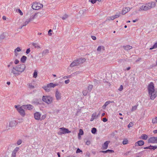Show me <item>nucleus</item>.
<instances>
[{
	"instance_id": "obj_6",
	"label": "nucleus",
	"mask_w": 157,
	"mask_h": 157,
	"mask_svg": "<svg viewBox=\"0 0 157 157\" xmlns=\"http://www.w3.org/2000/svg\"><path fill=\"white\" fill-rule=\"evenodd\" d=\"M150 10L149 6L148 3L145 4L140 6L139 9V11H146Z\"/></svg>"
},
{
	"instance_id": "obj_3",
	"label": "nucleus",
	"mask_w": 157,
	"mask_h": 157,
	"mask_svg": "<svg viewBox=\"0 0 157 157\" xmlns=\"http://www.w3.org/2000/svg\"><path fill=\"white\" fill-rule=\"evenodd\" d=\"M14 107L16 108L17 111L22 116H24L25 115V111L24 110L25 108L23 105L20 106L19 105H15Z\"/></svg>"
},
{
	"instance_id": "obj_48",
	"label": "nucleus",
	"mask_w": 157,
	"mask_h": 157,
	"mask_svg": "<svg viewBox=\"0 0 157 157\" xmlns=\"http://www.w3.org/2000/svg\"><path fill=\"white\" fill-rule=\"evenodd\" d=\"M97 0H90L89 1L90 2H91L92 4L95 3Z\"/></svg>"
},
{
	"instance_id": "obj_39",
	"label": "nucleus",
	"mask_w": 157,
	"mask_h": 157,
	"mask_svg": "<svg viewBox=\"0 0 157 157\" xmlns=\"http://www.w3.org/2000/svg\"><path fill=\"white\" fill-rule=\"evenodd\" d=\"M97 131L96 129L95 128H92L91 130V132L93 134H95L96 133Z\"/></svg>"
},
{
	"instance_id": "obj_64",
	"label": "nucleus",
	"mask_w": 157,
	"mask_h": 157,
	"mask_svg": "<svg viewBox=\"0 0 157 157\" xmlns=\"http://www.w3.org/2000/svg\"><path fill=\"white\" fill-rule=\"evenodd\" d=\"M18 11H19V12L20 13V14L21 15H23V13L22 12V11H21V10H20V9H19L18 10Z\"/></svg>"
},
{
	"instance_id": "obj_29",
	"label": "nucleus",
	"mask_w": 157,
	"mask_h": 157,
	"mask_svg": "<svg viewBox=\"0 0 157 157\" xmlns=\"http://www.w3.org/2000/svg\"><path fill=\"white\" fill-rule=\"evenodd\" d=\"M19 147H16L14 150L12 151V153H13L14 154H16L17 152L18 151L19 149Z\"/></svg>"
},
{
	"instance_id": "obj_35",
	"label": "nucleus",
	"mask_w": 157,
	"mask_h": 157,
	"mask_svg": "<svg viewBox=\"0 0 157 157\" xmlns=\"http://www.w3.org/2000/svg\"><path fill=\"white\" fill-rule=\"evenodd\" d=\"M152 121L153 124L157 123V117L153 119Z\"/></svg>"
},
{
	"instance_id": "obj_4",
	"label": "nucleus",
	"mask_w": 157,
	"mask_h": 157,
	"mask_svg": "<svg viewBox=\"0 0 157 157\" xmlns=\"http://www.w3.org/2000/svg\"><path fill=\"white\" fill-rule=\"evenodd\" d=\"M59 130L57 132L59 135H62V134L70 133L71 132L67 128L64 127L60 128H59Z\"/></svg>"
},
{
	"instance_id": "obj_60",
	"label": "nucleus",
	"mask_w": 157,
	"mask_h": 157,
	"mask_svg": "<svg viewBox=\"0 0 157 157\" xmlns=\"http://www.w3.org/2000/svg\"><path fill=\"white\" fill-rule=\"evenodd\" d=\"M16 154L12 153L11 157H16Z\"/></svg>"
},
{
	"instance_id": "obj_59",
	"label": "nucleus",
	"mask_w": 157,
	"mask_h": 157,
	"mask_svg": "<svg viewBox=\"0 0 157 157\" xmlns=\"http://www.w3.org/2000/svg\"><path fill=\"white\" fill-rule=\"evenodd\" d=\"M70 82V80L69 79H67L65 81V83L66 84H68Z\"/></svg>"
},
{
	"instance_id": "obj_22",
	"label": "nucleus",
	"mask_w": 157,
	"mask_h": 157,
	"mask_svg": "<svg viewBox=\"0 0 157 157\" xmlns=\"http://www.w3.org/2000/svg\"><path fill=\"white\" fill-rule=\"evenodd\" d=\"M112 101H106L104 105L103 106V109H105L107 105H108L110 103H112Z\"/></svg>"
},
{
	"instance_id": "obj_57",
	"label": "nucleus",
	"mask_w": 157,
	"mask_h": 157,
	"mask_svg": "<svg viewBox=\"0 0 157 157\" xmlns=\"http://www.w3.org/2000/svg\"><path fill=\"white\" fill-rule=\"evenodd\" d=\"M107 119L106 118H103L102 119V121L104 122H106L107 121Z\"/></svg>"
},
{
	"instance_id": "obj_51",
	"label": "nucleus",
	"mask_w": 157,
	"mask_h": 157,
	"mask_svg": "<svg viewBox=\"0 0 157 157\" xmlns=\"http://www.w3.org/2000/svg\"><path fill=\"white\" fill-rule=\"evenodd\" d=\"M123 89V87L122 85H121L120 87L118 88V90L121 91H122Z\"/></svg>"
},
{
	"instance_id": "obj_34",
	"label": "nucleus",
	"mask_w": 157,
	"mask_h": 157,
	"mask_svg": "<svg viewBox=\"0 0 157 157\" xmlns=\"http://www.w3.org/2000/svg\"><path fill=\"white\" fill-rule=\"evenodd\" d=\"M137 105H135V106H133L132 107V109H131V111L132 112H133V111L136 110L137 109Z\"/></svg>"
},
{
	"instance_id": "obj_62",
	"label": "nucleus",
	"mask_w": 157,
	"mask_h": 157,
	"mask_svg": "<svg viewBox=\"0 0 157 157\" xmlns=\"http://www.w3.org/2000/svg\"><path fill=\"white\" fill-rule=\"evenodd\" d=\"M90 144V141L88 140L86 142V144L89 145Z\"/></svg>"
},
{
	"instance_id": "obj_23",
	"label": "nucleus",
	"mask_w": 157,
	"mask_h": 157,
	"mask_svg": "<svg viewBox=\"0 0 157 157\" xmlns=\"http://www.w3.org/2000/svg\"><path fill=\"white\" fill-rule=\"evenodd\" d=\"M44 89L46 92H48L50 90V88L49 87L48 85H47V86H44L43 87Z\"/></svg>"
},
{
	"instance_id": "obj_31",
	"label": "nucleus",
	"mask_w": 157,
	"mask_h": 157,
	"mask_svg": "<svg viewBox=\"0 0 157 157\" xmlns=\"http://www.w3.org/2000/svg\"><path fill=\"white\" fill-rule=\"evenodd\" d=\"M30 21V19H28L26 20L25 21V22L24 23L23 25V26H25L27 25L29 23Z\"/></svg>"
},
{
	"instance_id": "obj_26",
	"label": "nucleus",
	"mask_w": 157,
	"mask_h": 157,
	"mask_svg": "<svg viewBox=\"0 0 157 157\" xmlns=\"http://www.w3.org/2000/svg\"><path fill=\"white\" fill-rule=\"evenodd\" d=\"M49 50L48 49H45L42 52V55L43 56H45L49 53Z\"/></svg>"
},
{
	"instance_id": "obj_49",
	"label": "nucleus",
	"mask_w": 157,
	"mask_h": 157,
	"mask_svg": "<svg viewBox=\"0 0 157 157\" xmlns=\"http://www.w3.org/2000/svg\"><path fill=\"white\" fill-rule=\"evenodd\" d=\"M22 143V140H18L17 142V144L19 145L21 144Z\"/></svg>"
},
{
	"instance_id": "obj_20",
	"label": "nucleus",
	"mask_w": 157,
	"mask_h": 157,
	"mask_svg": "<svg viewBox=\"0 0 157 157\" xmlns=\"http://www.w3.org/2000/svg\"><path fill=\"white\" fill-rule=\"evenodd\" d=\"M50 88H54L56 86H58V84H54L52 83H51L48 84Z\"/></svg>"
},
{
	"instance_id": "obj_14",
	"label": "nucleus",
	"mask_w": 157,
	"mask_h": 157,
	"mask_svg": "<svg viewBox=\"0 0 157 157\" xmlns=\"http://www.w3.org/2000/svg\"><path fill=\"white\" fill-rule=\"evenodd\" d=\"M150 9L154 7L156 5V3L154 2H151L148 3Z\"/></svg>"
},
{
	"instance_id": "obj_27",
	"label": "nucleus",
	"mask_w": 157,
	"mask_h": 157,
	"mask_svg": "<svg viewBox=\"0 0 157 157\" xmlns=\"http://www.w3.org/2000/svg\"><path fill=\"white\" fill-rule=\"evenodd\" d=\"M27 59V57L25 56H23L21 58V60L22 63H24Z\"/></svg>"
},
{
	"instance_id": "obj_15",
	"label": "nucleus",
	"mask_w": 157,
	"mask_h": 157,
	"mask_svg": "<svg viewBox=\"0 0 157 157\" xmlns=\"http://www.w3.org/2000/svg\"><path fill=\"white\" fill-rule=\"evenodd\" d=\"M86 59L84 58H80L76 60L78 64L83 63L85 61Z\"/></svg>"
},
{
	"instance_id": "obj_21",
	"label": "nucleus",
	"mask_w": 157,
	"mask_h": 157,
	"mask_svg": "<svg viewBox=\"0 0 157 157\" xmlns=\"http://www.w3.org/2000/svg\"><path fill=\"white\" fill-rule=\"evenodd\" d=\"M78 64L77 63V61L76 60H75L71 64L70 67H73L75 66H77Z\"/></svg>"
},
{
	"instance_id": "obj_17",
	"label": "nucleus",
	"mask_w": 157,
	"mask_h": 157,
	"mask_svg": "<svg viewBox=\"0 0 157 157\" xmlns=\"http://www.w3.org/2000/svg\"><path fill=\"white\" fill-rule=\"evenodd\" d=\"M123 48L125 50H128L132 48V47L129 45H127L123 46Z\"/></svg>"
},
{
	"instance_id": "obj_52",
	"label": "nucleus",
	"mask_w": 157,
	"mask_h": 157,
	"mask_svg": "<svg viewBox=\"0 0 157 157\" xmlns=\"http://www.w3.org/2000/svg\"><path fill=\"white\" fill-rule=\"evenodd\" d=\"M30 52V48L27 49L26 51V53L27 54H28Z\"/></svg>"
},
{
	"instance_id": "obj_54",
	"label": "nucleus",
	"mask_w": 157,
	"mask_h": 157,
	"mask_svg": "<svg viewBox=\"0 0 157 157\" xmlns=\"http://www.w3.org/2000/svg\"><path fill=\"white\" fill-rule=\"evenodd\" d=\"M19 62V60L17 59H16L14 62V63H15V64H17Z\"/></svg>"
},
{
	"instance_id": "obj_61",
	"label": "nucleus",
	"mask_w": 157,
	"mask_h": 157,
	"mask_svg": "<svg viewBox=\"0 0 157 157\" xmlns=\"http://www.w3.org/2000/svg\"><path fill=\"white\" fill-rule=\"evenodd\" d=\"M91 38L94 40H95L96 39V37L94 36H91Z\"/></svg>"
},
{
	"instance_id": "obj_42",
	"label": "nucleus",
	"mask_w": 157,
	"mask_h": 157,
	"mask_svg": "<svg viewBox=\"0 0 157 157\" xmlns=\"http://www.w3.org/2000/svg\"><path fill=\"white\" fill-rule=\"evenodd\" d=\"M21 51V49L20 48L18 47L16 48L14 50V52H19Z\"/></svg>"
},
{
	"instance_id": "obj_12",
	"label": "nucleus",
	"mask_w": 157,
	"mask_h": 157,
	"mask_svg": "<svg viewBox=\"0 0 157 157\" xmlns=\"http://www.w3.org/2000/svg\"><path fill=\"white\" fill-rule=\"evenodd\" d=\"M110 143V141H106L102 145V148L103 149H106L108 146V145Z\"/></svg>"
},
{
	"instance_id": "obj_18",
	"label": "nucleus",
	"mask_w": 157,
	"mask_h": 157,
	"mask_svg": "<svg viewBox=\"0 0 157 157\" xmlns=\"http://www.w3.org/2000/svg\"><path fill=\"white\" fill-rule=\"evenodd\" d=\"M97 51L101 52L102 51L105 50V48L104 46H100L98 47L97 49Z\"/></svg>"
},
{
	"instance_id": "obj_1",
	"label": "nucleus",
	"mask_w": 157,
	"mask_h": 157,
	"mask_svg": "<svg viewBox=\"0 0 157 157\" xmlns=\"http://www.w3.org/2000/svg\"><path fill=\"white\" fill-rule=\"evenodd\" d=\"M148 89L150 99H154L157 96V89L154 88V84L153 82L150 83L148 86Z\"/></svg>"
},
{
	"instance_id": "obj_56",
	"label": "nucleus",
	"mask_w": 157,
	"mask_h": 157,
	"mask_svg": "<svg viewBox=\"0 0 157 157\" xmlns=\"http://www.w3.org/2000/svg\"><path fill=\"white\" fill-rule=\"evenodd\" d=\"M52 31V29H49L48 32V34L49 36H51L52 35V33H51Z\"/></svg>"
},
{
	"instance_id": "obj_55",
	"label": "nucleus",
	"mask_w": 157,
	"mask_h": 157,
	"mask_svg": "<svg viewBox=\"0 0 157 157\" xmlns=\"http://www.w3.org/2000/svg\"><path fill=\"white\" fill-rule=\"evenodd\" d=\"M82 151L79 148H78L76 151V153H80Z\"/></svg>"
},
{
	"instance_id": "obj_37",
	"label": "nucleus",
	"mask_w": 157,
	"mask_h": 157,
	"mask_svg": "<svg viewBox=\"0 0 157 157\" xmlns=\"http://www.w3.org/2000/svg\"><path fill=\"white\" fill-rule=\"evenodd\" d=\"M37 76V72L36 71H35L33 74V77L36 78Z\"/></svg>"
},
{
	"instance_id": "obj_16",
	"label": "nucleus",
	"mask_w": 157,
	"mask_h": 157,
	"mask_svg": "<svg viewBox=\"0 0 157 157\" xmlns=\"http://www.w3.org/2000/svg\"><path fill=\"white\" fill-rule=\"evenodd\" d=\"M17 124L16 122L15 121H12L10 122L9 125L10 127H13Z\"/></svg>"
},
{
	"instance_id": "obj_10",
	"label": "nucleus",
	"mask_w": 157,
	"mask_h": 157,
	"mask_svg": "<svg viewBox=\"0 0 157 157\" xmlns=\"http://www.w3.org/2000/svg\"><path fill=\"white\" fill-rule=\"evenodd\" d=\"M156 137H152L150 138L148 140L149 143H156Z\"/></svg>"
},
{
	"instance_id": "obj_28",
	"label": "nucleus",
	"mask_w": 157,
	"mask_h": 157,
	"mask_svg": "<svg viewBox=\"0 0 157 157\" xmlns=\"http://www.w3.org/2000/svg\"><path fill=\"white\" fill-rule=\"evenodd\" d=\"M148 136L146 134H143L142 135L141 138L142 139L146 140L147 139Z\"/></svg>"
},
{
	"instance_id": "obj_2",
	"label": "nucleus",
	"mask_w": 157,
	"mask_h": 157,
	"mask_svg": "<svg viewBox=\"0 0 157 157\" xmlns=\"http://www.w3.org/2000/svg\"><path fill=\"white\" fill-rule=\"evenodd\" d=\"M25 68L24 64H20L15 67H13L11 71V73L14 75H19L20 72H23Z\"/></svg>"
},
{
	"instance_id": "obj_30",
	"label": "nucleus",
	"mask_w": 157,
	"mask_h": 157,
	"mask_svg": "<svg viewBox=\"0 0 157 157\" xmlns=\"http://www.w3.org/2000/svg\"><path fill=\"white\" fill-rule=\"evenodd\" d=\"M6 33H3L1 34L0 36V39H4L6 37Z\"/></svg>"
},
{
	"instance_id": "obj_58",
	"label": "nucleus",
	"mask_w": 157,
	"mask_h": 157,
	"mask_svg": "<svg viewBox=\"0 0 157 157\" xmlns=\"http://www.w3.org/2000/svg\"><path fill=\"white\" fill-rule=\"evenodd\" d=\"M95 117V116H94L93 114L92 116V118L90 120L91 121H93V120L94 119V117Z\"/></svg>"
},
{
	"instance_id": "obj_43",
	"label": "nucleus",
	"mask_w": 157,
	"mask_h": 157,
	"mask_svg": "<svg viewBox=\"0 0 157 157\" xmlns=\"http://www.w3.org/2000/svg\"><path fill=\"white\" fill-rule=\"evenodd\" d=\"M150 149H153V150H155L157 148V146H151L150 145Z\"/></svg>"
},
{
	"instance_id": "obj_33",
	"label": "nucleus",
	"mask_w": 157,
	"mask_h": 157,
	"mask_svg": "<svg viewBox=\"0 0 157 157\" xmlns=\"http://www.w3.org/2000/svg\"><path fill=\"white\" fill-rule=\"evenodd\" d=\"M157 48V42L155 43L154 45L153 46L151 47L150 49V50H151L153 49L156 48Z\"/></svg>"
},
{
	"instance_id": "obj_32",
	"label": "nucleus",
	"mask_w": 157,
	"mask_h": 157,
	"mask_svg": "<svg viewBox=\"0 0 157 157\" xmlns=\"http://www.w3.org/2000/svg\"><path fill=\"white\" fill-rule=\"evenodd\" d=\"M121 13L120 12H117L116 14L114 16V17L115 18L118 17L120 16Z\"/></svg>"
},
{
	"instance_id": "obj_25",
	"label": "nucleus",
	"mask_w": 157,
	"mask_h": 157,
	"mask_svg": "<svg viewBox=\"0 0 157 157\" xmlns=\"http://www.w3.org/2000/svg\"><path fill=\"white\" fill-rule=\"evenodd\" d=\"M115 19V18L114 17V16H112L110 17H107L106 20V21H107L108 20L110 21V20H112Z\"/></svg>"
},
{
	"instance_id": "obj_24",
	"label": "nucleus",
	"mask_w": 157,
	"mask_h": 157,
	"mask_svg": "<svg viewBox=\"0 0 157 157\" xmlns=\"http://www.w3.org/2000/svg\"><path fill=\"white\" fill-rule=\"evenodd\" d=\"M136 144H137L139 146H142L144 144V142L143 141L141 140L137 141Z\"/></svg>"
},
{
	"instance_id": "obj_9",
	"label": "nucleus",
	"mask_w": 157,
	"mask_h": 157,
	"mask_svg": "<svg viewBox=\"0 0 157 157\" xmlns=\"http://www.w3.org/2000/svg\"><path fill=\"white\" fill-rule=\"evenodd\" d=\"M41 116V114L38 112H36L34 114V117L36 120H40Z\"/></svg>"
},
{
	"instance_id": "obj_53",
	"label": "nucleus",
	"mask_w": 157,
	"mask_h": 157,
	"mask_svg": "<svg viewBox=\"0 0 157 157\" xmlns=\"http://www.w3.org/2000/svg\"><path fill=\"white\" fill-rule=\"evenodd\" d=\"M80 73H81L80 71H76V72H75V73H73V74L75 75H76L79 74Z\"/></svg>"
},
{
	"instance_id": "obj_63",
	"label": "nucleus",
	"mask_w": 157,
	"mask_h": 157,
	"mask_svg": "<svg viewBox=\"0 0 157 157\" xmlns=\"http://www.w3.org/2000/svg\"><path fill=\"white\" fill-rule=\"evenodd\" d=\"M100 152H102L103 153H107V150L105 151H100Z\"/></svg>"
},
{
	"instance_id": "obj_8",
	"label": "nucleus",
	"mask_w": 157,
	"mask_h": 157,
	"mask_svg": "<svg viewBox=\"0 0 157 157\" xmlns=\"http://www.w3.org/2000/svg\"><path fill=\"white\" fill-rule=\"evenodd\" d=\"M132 8H130L128 7H126L123 8L121 13L123 15L125 14L126 13L129 11Z\"/></svg>"
},
{
	"instance_id": "obj_41",
	"label": "nucleus",
	"mask_w": 157,
	"mask_h": 157,
	"mask_svg": "<svg viewBox=\"0 0 157 157\" xmlns=\"http://www.w3.org/2000/svg\"><path fill=\"white\" fill-rule=\"evenodd\" d=\"M128 141L127 139H125L123 141V144L124 145H125L128 144Z\"/></svg>"
},
{
	"instance_id": "obj_40",
	"label": "nucleus",
	"mask_w": 157,
	"mask_h": 157,
	"mask_svg": "<svg viewBox=\"0 0 157 157\" xmlns=\"http://www.w3.org/2000/svg\"><path fill=\"white\" fill-rule=\"evenodd\" d=\"M93 88V85H89L88 86V89L89 91H90Z\"/></svg>"
},
{
	"instance_id": "obj_46",
	"label": "nucleus",
	"mask_w": 157,
	"mask_h": 157,
	"mask_svg": "<svg viewBox=\"0 0 157 157\" xmlns=\"http://www.w3.org/2000/svg\"><path fill=\"white\" fill-rule=\"evenodd\" d=\"M82 93L84 95L86 96L88 92L86 90H84L83 91Z\"/></svg>"
},
{
	"instance_id": "obj_36",
	"label": "nucleus",
	"mask_w": 157,
	"mask_h": 157,
	"mask_svg": "<svg viewBox=\"0 0 157 157\" xmlns=\"http://www.w3.org/2000/svg\"><path fill=\"white\" fill-rule=\"evenodd\" d=\"M68 17V15H67L66 14H64L62 17V19L64 20H65Z\"/></svg>"
},
{
	"instance_id": "obj_19",
	"label": "nucleus",
	"mask_w": 157,
	"mask_h": 157,
	"mask_svg": "<svg viewBox=\"0 0 157 157\" xmlns=\"http://www.w3.org/2000/svg\"><path fill=\"white\" fill-rule=\"evenodd\" d=\"M32 44L36 48H37V49L41 48V47H40V46L37 43H32Z\"/></svg>"
},
{
	"instance_id": "obj_47",
	"label": "nucleus",
	"mask_w": 157,
	"mask_h": 157,
	"mask_svg": "<svg viewBox=\"0 0 157 157\" xmlns=\"http://www.w3.org/2000/svg\"><path fill=\"white\" fill-rule=\"evenodd\" d=\"M107 152H109L110 153H113L114 151L113 150L108 149L107 150Z\"/></svg>"
},
{
	"instance_id": "obj_44",
	"label": "nucleus",
	"mask_w": 157,
	"mask_h": 157,
	"mask_svg": "<svg viewBox=\"0 0 157 157\" xmlns=\"http://www.w3.org/2000/svg\"><path fill=\"white\" fill-rule=\"evenodd\" d=\"M29 87L30 88L32 89L34 88V86L32 83H30L29 84Z\"/></svg>"
},
{
	"instance_id": "obj_5",
	"label": "nucleus",
	"mask_w": 157,
	"mask_h": 157,
	"mask_svg": "<svg viewBox=\"0 0 157 157\" xmlns=\"http://www.w3.org/2000/svg\"><path fill=\"white\" fill-rule=\"evenodd\" d=\"M42 100L48 104H51L52 102L53 98L50 96H43L42 97Z\"/></svg>"
},
{
	"instance_id": "obj_45",
	"label": "nucleus",
	"mask_w": 157,
	"mask_h": 157,
	"mask_svg": "<svg viewBox=\"0 0 157 157\" xmlns=\"http://www.w3.org/2000/svg\"><path fill=\"white\" fill-rule=\"evenodd\" d=\"M133 124L132 122H130L128 124V128H130V127H132L133 125Z\"/></svg>"
},
{
	"instance_id": "obj_50",
	"label": "nucleus",
	"mask_w": 157,
	"mask_h": 157,
	"mask_svg": "<svg viewBox=\"0 0 157 157\" xmlns=\"http://www.w3.org/2000/svg\"><path fill=\"white\" fill-rule=\"evenodd\" d=\"M46 115H44L42 116L41 117V118H40V120H44L46 117Z\"/></svg>"
},
{
	"instance_id": "obj_38",
	"label": "nucleus",
	"mask_w": 157,
	"mask_h": 157,
	"mask_svg": "<svg viewBox=\"0 0 157 157\" xmlns=\"http://www.w3.org/2000/svg\"><path fill=\"white\" fill-rule=\"evenodd\" d=\"M83 134V130L81 129H80L79 130V132L78 134V136H79L80 135H82Z\"/></svg>"
},
{
	"instance_id": "obj_11",
	"label": "nucleus",
	"mask_w": 157,
	"mask_h": 157,
	"mask_svg": "<svg viewBox=\"0 0 157 157\" xmlns=\"http://www.w3.org/2000/svg\"><path fill=\"white\" fill-rule=\"evenodd\" d=\"M55 96L56 99L57 100H59L61 99V94L58 90L56 91Z\"/></svg>"
},
{
	"instance_id": "obj_7",
	"label": "nucleus",
	"mask_w": 157,
	"mask_h": 157,
	"mask_svg": "<svg viewBox=\"0 0 157 157\" xmlns=\"http://www.w3.org/2000/svg\"><path fill=\"white\" fill-rule=\"evenodd\" d=\"M41 6H43L42 4L38 3H34L33 5L32 8L33 10H38L40 9Z\"/></svg>"
},
{
	"instance_id": "obj_13",
	"label": "nucleus",
	"mask_w": 157,
	"mask_h": 157,
	"mask_svg": "<svg viewBox=\"0 0 157 157\" xmlns=\"http://www.w3.org/2000/svg\"><path fill=\"white\" fill-rule=\"evenodd\" d=\"M25 109H27L28 110L32 109L34 107L33 106L31 105H23Z\"/></svg>"
}]
</instances>
